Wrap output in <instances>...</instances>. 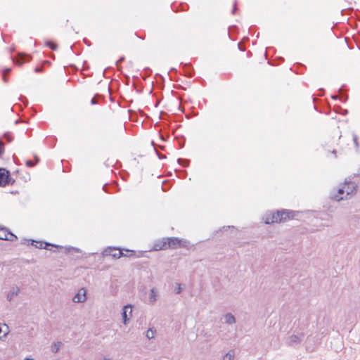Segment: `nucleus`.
I'll return each mask as SVG.
<instances>
[{
    "label": "nucleus",
    "instance_id": "1",
    "mask_svg": "<svg viewBox=\"0 0 360 360\" xmlns=\"http://www.w3.org/2000/svg\"><path fill=\"white\" fill-rule=\"evenodd\" d=\"M186 242L177 238H168L155 244V250H166L169 248H176L178 247L185 246Z\"/></svg>",
    "mask_w": 360,
    "mask_h": 360
},
{
    "label": "nucleus",
    "instance_id": "2",
    "mask_svg": "<svg viewBox=\"0 0 360 360\" xmlns=\"http://www.w3.org/2000/svg\"><path fill=\"white\" fill-rule=\"evenodd\" d=\"M330 198L338 202L347 200L342 185L338 188H333L330 193Z\"/></svg>",
    "mask_w": 360,
    "mask_h": 360
},
{
    "label": "nucleus",
    "instance_id": "3",
    "mask_svg": "<svg viewBox=\"0 0 360 360\" xmlns=\"http://www.w3.org/2000/svg\"><path fill=\"white\" fill-rule=\"evenodd\" d=\"M342 186L345 191L347 200L350 199L356 192V185L353 182H345Z\"/></svg>",
    "mask_w": 360,
    "mask_h": 360
},
{
    "label": "nucleus",
    "instance_id": "4",
    "mask_svg": "<svg viewBox=\"0 0 360 360\" xmlns=\"http://www.w3.org/2000/svg\"><path fill=\"white\" fill-rule=\"evenodd\" d=\"M278 211L276 212H268L264 215L263 220L266 224L280 223L281 219H278Z\"/></svg>",
    "mask_w": 360,
    "mask_h": 360
},
{
    "label": "nucleus",
    "instance_id": "5",
    "mask_svg": "<svg viewBox=\"0 0 360 360\" xmlns=\"http://www.w3.org/2000/svg\"><path fill=\"white\" fill-rule=\"evenodd\" d=\"M132 316V306L131 304H127L124 306L122 309V317L123 323L124 325H127L129 321Z\"/></svg>",
    "mask_w": 360,
    "mask_h": 360
},
{
    "label": "nucleus",
    "instance_id": "6",
    "mask_svg": "<svg viewBox=\"0 0 360 360\" xmlns=\"http://www.w3.org/2000/svg\"><path fill=\"white\" fill-rule=\"evenodd\" d=\"M86 300V290L82 288L72 297V302L74 303H83Z\"/></svg>",
    "mask_w": 360,
    "mask_h": 360
},
{
    "label": "nucleus",
    "instance_id": "7",
    "mask_svg": "<svg viewBox=\"0 0 360 360\" xmlns=\"http://www.w3.org/2000/svg\"><path fill=\"white\" fill-rule=\"evenodd\" d=\"M10 183L9 172L4 168H0V186H4Z\"/></svg>",
    "mask_w": 360,
    "mask_h": 360
},
{
    "label": "nucleus",
    "instance_id": "8",
    "mask_svg": "<svg viewBox=\"0 0 360 360\" xmlns=\"http://www.w3.org/2000/svg\"><path fill=\"white\" fill-rule=\"evenodd\" d=\"M278 214H279L278 219H281V222L285 221L295 217L294 212L290 210L278 211Z\"/></svg>",
    "mask_w": 360,
    "mask_h": 360
},
{
    "label": "nucleus",
    "instance_id": "9",
    "mask_svg": "<svg viewBox=\"0 0 360 360\" xmlns=\"http://www.w3.org/2000/svg\"><path fill=\"white\" fill-rule=\"evenodd\" d=\"M17 237L5 229H0V239L13 241Z\"/></svg>",
    "mask_w": 360,
    "mask_h": 360
},
{
    "label": "nucleus",
    "instance_id": "10",
    "mask_svg": "<svg viewBox=\"0 0 360 360\" xmlns=\"http://www.w3.org/2000/svg\"><path fill=\"white\" fill-rule=\"evenodd\" d=\"M20 292V289L18 286L15 285L11 288L7 294L6 299L11 302L13 300L15 296H18Z\"/></svg>",
    "mask_w": 360,
    "mask_h": 360
},
{
    "label": "nucleus",
    "instance_id": "11",
    "mask_svg": "<svg viewBox=\"0 0 360 360\" xmlns=\"http://www.w3.org/2000/svg\"><path fill=\"white\" fill-rule=\"evenodd\" d=\"M158 297V290L155 288H152L150 290L149 293V302L152 304L155 303Z\"/></svg>",
    "mask_w": 360,
    "mask_h": 360
},
{
    "label": "nucleus",
    "instance_id": "12",
    "mask_svg": "<svg viewBox=\"0 0 360 360\" xmlns=\"http://www.w3.org/2000/svg\"><path fill=\"white\" fill-rule=\"evenodd\" d=\"M224 322L229 325H232L236 323V319L234 315L231 313H227L224 316Z\"/></svg>",
    "mask_w": 360,
    "mask_h": 360
},
{
    "label": "nucleus",
    "instance_id": "13",
    "mask_svg": "<svg viewBox=\"0 0 360 360\" xmlns=\"http://www.w3.org/2000/svg\"><path fill=\"white\" fill-rule=\"evenodd\" d=\"M8 333V327L6 324L0 326V340H4Z\"/></svg>",
    "mask_w": 360,
    "mask_h": 360
},
{
    "label": "nucleus",
    "instance_id": "14",
    "mask_svg": "<svg viewBox=\"0 0 360 360\" xmlns=\"http://www.w3.org/2000/svg\"><path fill=\"white\" fill-rule=\"evenodd\" d=\"M109 255H112L115 258H120L123 256V253L120 249L110 250Z\"/></svg>",
    "mask_w": 360,
    "mask_h": 360
},
{
    "label": "nucleus",
    "instance_id": "15",
    "mask_svg": "<svg viewBox=\"0 0 360 360\" xmlns=\"http://www.w3.org/2000/svg\"><path fill=\"white\" fill-rule=\"evenodd\" d=\"M156 330L153 328H148L146 332V337L148 340L153 339L156 335Z\"/></svg>",
    "mask_w": 360,
    "mask_h": 360
},
{
    "label": "nucleus",
    "instance_id": "16",
    "mask_svg": "<svg viewBox=\"0 0 360 360\" xmlns=\"http://www.w3.org/2000/svg\"><path fill=\"white\" fill-rule=\"evenodd\" d=\"M62 345L61 342H53L51 346V350L53 353H57Z\"/></svg>",
    "mask_w": 360,
    "mask_h": 360
},
{
    "label": "nucleus",
    "instance_id": "17",
    "mask_svg": "<svg viewBox=\"0 0 360 360\" xmlns=\"http://www.w3.org/2000/svg\"><path fill=\"white\" fill-rule=\"evenodd\" d=\"M27 57L26 55L23 53H20L17 58L13 59V61L17 63L18 65H22L23 63L25 62V58Z\"/></svg>",
    "mask_w": 360,
    "mask_h": 360
},
{
    "label": "nucleus",
    "instance_id": "18",
    "mask_svg": "<svg viewBox=\"0 0 360 360\" xmlns=\"http://www.w3.org/2000/svg\"><path fill=\"white\" fill-rule=\"evenodd\" d=\"M234 356H235L234 351L230 350L223 356V360H233Z\"/></svg>",
    "mask_w": 360,
    "mask_h": 360
},
{
    "label": "nucleus",
    "instance_id": "19",
    "mask_svg": "<svg viewBox=\"0 0 360 360\" xmlns=\"http://www.w3.org/2000/svg\"><path fill=\"white\" fill-rule=\"evenodd\" d=\"M183 288L181 287V285L179 283H175L174 285V292L175 294L178 295L180 294L182 291Z\"/></svg>",
    "mask_w": 360,
    "mask_h": 360
},
{
    "label": "nucleus",
    "instance_id": "20",
    "mask_svg": "<svg viewBox=\"0 0 360 360\" xmlns=\"http://www.w3.org/2000/svg\"><path fill=\"white\" fill-rule=\"evenodd\" d=\"M289 341H290V343L293 344V343L299 342L300 341V340L297 335H292L289 338Z\"/></svg>",
    "mask_w": 360,
    "mask_h": 360
},
{
    "label": "nucleus",
    "instance_id": "21",
    "mask_svg": "<svg viewBox=\"0 0 360 360\" xmlns=\"http://www.w3.org/2000/svg\"><path fill=\"white\" fill-rule=\"evenodd\" d=\"M34 243H36L35 246L37 248H43V243L42 242H37V241L32 240V245L34 244Z\"/></svg>",
    "mask_w": 360,
    "mask_h": 360
},
{
    "label": "nucleus",
    "instance_id": "22",
    "mask_svg": "<svg viewBox=\"0 0 360 360\" xmlns=\"http://www.w3.org/2000/svg\"><path fill=\"white\" fill-rule=\"evenodd\" d=\"M47 45L53 50H55L56 49V45L51 42H47Z\"/></svg>",
    "mask_w": 360,
    "mask_h": 360
},
{
    "label": "nucleus",
    "instance_id": "23",
    "mask_svg": "<svg viewBox=\"0 0 360 360\" xmlns=\"http://www.w3.org/2000/svg\"><path fill=\"white\" fill-rule=\"evenodd\" d=\"M26 164L28 167H32L34 165V163L31 160L27 161Z\"/></svg>",
    "mask_w": 360,
    "mask_h": 360
},
{
    "label": "nucleus",
    "instance_id": "24",
    "mask_svg": "<svg viewBox=\"0 0 360 360\" xmlns=\"http://www.w3.org/2000/svg\"><path fill=\"white\" fill-rule=\"evenodd\" d=\"M354 142L356 145H357V137L356 135L353 136Z\"/></svg>",
    "mask_w": 360,
    "mask_h": 360
},
{
    "label": "nucleus",
    "instance_id": "25",
    "mask_svg": "<svg viewBox=\"0 0 360 360\" xmlns=\"http://www.w3.org/2000/svg\"><path fill=\"white\" fill-rule=\"evenodd\" d=\"M11 70L8 68V69H6L5 70L4 72V76L7 74H8L10 72Z\"/></svg>",
    "mask_w": 360,
    "mask_h": 360
},
{
    "label": "nucleus",
    "instance_id": "26",
    "mask_svg": "<svg viewBox=\"0 0 360 360\" xmlns=\"http://www.w3.org/2000/svg\"><path fill=\"white\" fill-rule=\"evenodd\" d=\"M3 152V145L1 143H0V155Z\"/></svg>",
    "mask_w": 360,
    "mask_h": 360
},
{
    "label": "nucleus",
    "instance_id": "27",
    "mask_svg": "<svg viewBox=\"0 0 360 360\" xmlns=\"http://www.w3.org/2000/svg\"><path fill=\"white\" fill-rule=\"evenodd\" d=\"M96 102H97V101H96V98H92V100H91V104H95V103H96Z\"/></svg>",
    "mask_w": 360,
    "mask_h": 360
},
{
    "label": "nucleus",
    "instance_id": "28",
    "mask_svg": "<svg viewBox=\"0 0 360 360\" xmlns=\"http://www.w3.org/2000/svg\"><path fill=\"white\" fill-rule=\"evenodd\" d=\"M336 151L335 150H333V154H335Z\"/></svg>",
    "mask_w": 360,
    "mask_h": 360
},
{
    "label": "nucleus",
    "instance_id": "29",
    "mask_svg": "<svg viewBox=\"0 0 360 360\" xmlns=\"http://www.w3.org/2000/svg\"><path fill=\"white\" fill-rule=\"evenodd\" d=\"M36 160H37V162H38V161H39V158H37V157H36Z\"/></svg>",
    "mask_w": 360,
    "mask_h": 360
},
{
    "label": "nucleus",
    "instance_id": "30",
    "mask_svg": "<svg viewBox=\"0 0 360 360\" xmlns=\"http://www.w3.org/2000/svg\"><path fill=\"white\" fill-rule=\"evenodd\" d=\"M358 175H360V169H359V171Z\"/></svg>",
    "mask_w": 360,
    "mask_h": 360
}]
</instances>
